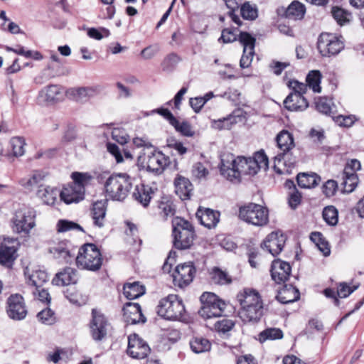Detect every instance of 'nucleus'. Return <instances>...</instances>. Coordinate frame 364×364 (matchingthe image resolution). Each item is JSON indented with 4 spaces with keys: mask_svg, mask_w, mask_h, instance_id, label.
I'll return each instance as SVG.
<instances>
[{
    "mask_svg": "<svg viewBox=\"0 0 364 364\" xmlns=\"http://www.w3.org/2000/svg\"><path fill=\"white\" fill-rule=\"evenodd\" d=\"M69 94L77 102H85L97 94V89L92 87L72 88Z\"/></svg>",
    "mask_w": 364,
    "mask_h": 364,
    "instance_id": "obj_36",
    "label": "nucleus"
},
{
    "mask_svg": "<svg viewBox=\"0 0 364 364\" xmlns=\"http://www.w3.org/2000/svg\"><path fill=\"white\" fill-rule=\"evenodd\" d=\"M268 158L264 151L256 152L252 157L228 155L221 159V174L230 181H239L242 175L254 176L263 168H268Z\"/></svg>",
    "mask_w": 364,
    "mask_h": 364,
    "instance_id": "obj_1",
    "label": "nucleus"
},
{
    "mask_svg": "<svg viewBox=\"0 0 364 364\" xmlns=\"http://www.w3.org/2000/svg\"><path fill=\"white\" fill-rule=\"evenodd\" d=\"M68 359V353L63 349H57L53 353H50L48 357V360L54 363H58L60 360L67 361Z\"/></svg>",
    "mask_w": 364,
    "mask_h": 364,
    "instance_id": "obj_62",
    "label": "nucleus"
},
{
    "mask_svg": "<svg viewBox=\"0 0 364 364\" xmlns=\"http://www.w3.org/2000/svg\"><path fill=\"white\" fill-rule=\"evenodd\" d=\"M316 109L326 115H331L333 113V104L331 100L326 97H320L316 102Z\"/></svg>",
    "mask_w": 364,
    "mask_h": 364,
    "instance_id": "obj_49",
    "label": "nucleus"
},
{
    "mask_svg": "<svg viewBox=\"0 0 364 364\" xmlns=\"http://www.w3.org/2000/svg\"><path fill=\"white\" fill-rule=\"evenodd\" d=\"M343 48V42L333 33H322L318 38L317 48L323 57L336 55Z\"/></svg>",
    "mask_w": 364,
    "mask_h": 364,
    "instance_id": "obj_12",
    "label": "nucleus"
},
{
    "mask_svg": "<svg viewBox=\"0 0 364 364\" xmlns=\"http://www.w3.org/2000/svg\"><path fill=\"white\" fill-rule=\"evenodd\" d=\"M112 138L121 145L126 144L129 140V136L123 128H114L112 131Z\"/></svg>",
    "mask_w": 364,
    "mask_h": 364,
    "instance_id": "obj_54",
    "label": "nucleus"
},
{
    "mask_svg": "<svg viewBox=\"0 0 364 364\" xmlns=\"http://www.w3.org/2000/svg\"><path fill=\"white\" fill-rule=\"evenodd\" d=\"M331 14L337 23L341 26L348 24L353 18L351 12L339 6H333Z\"/></svg>",
    "mask_w": 364,
    "mask_h": 364,
    "instance_id": "obj_42",
    "label": "nucleus"
},
{
    "mask_svg": "<svg viewBox=\"0 0 364 364\" xmlns=\"http://www.w3.org/2000/svg\"><path fill=\"white\" fill-rule=\"evenodd\" d=\"M132 186V179L127 174L112 175L105 183L106 196L113 200L122 201L127 198Z\"/></svg>",
    "mask_w": 364,
    "mask_h": 364,
    "instance_id": "obj_4",
    "label": "nucleus"
},
{
    "mask_svg": "<svg viewBox=\"0 0 364 364\" xmlns=\"http://www.w3.org/2000/svg\"><path fill=\"white\" fill-rule=\"evenodd\" d=\"M107 200H97L93 203L90 209V215L93 223L98 228H102L105 225V216L107 213Z\"/></svg>",
    "mask_w": 364,
    "mask_h": 364,
    "instance_id": "obj_25",
    "label": "nucleus"
},
{
    "mask_svg": "<svg viewBox=\"0 0 364 364\" xmlns=\"http://www.w3.org/2000/svg\"><path fill=\"white\" fill-rule=\"evenodd\" d=\"M76 265L82 269L97 271L102 264V257L97 246L92 243L82 245L75 257Z\"/></svg>",
    "mask_w": 364,
    "mask_h": 364,
    "instance_id": "obj_6",
    "label": "nucleus"
},
{
    "mask_svg": "<svg viewBox=\"0 0 364 364\" xmlns=\"http://www.w3.org/2000/svg\"><path fill=\"white\" fill-rule=\"evenodd\" d=\"M322 215L323 220L328 225L334 226L338 223V212L334 206L329 205L324 208Z\"/></svg>",
    "mask_w": 364,
    "mask_h": 364,
    "instance_id": "obj_48",
    "label": "nucleus"
},
{
    "mask_svg": "<svg viewBox=\"0 0 364 364\" xmlns=\"http://www.w3.org/2000/svg\"><path fill=\"white\" fill-rule=\"evenodd\" d=\"M240 305L239 317L242 321L257 322L263 315V301L259 294L252 289H244L237 294Z\"/></svg>",
    "mask_w": 364,
    "mask_h": 364,
    "instance_id": "obj_3",
    "label": "nucleus"
},
{
    "mask_svg": "<svg viewBox=\"0 0 364 364\" xmlns=\"http://www.w3.org/2000/svg\"><path fill=\"white\" fill-rule=\"evenodd\" d=\"M239 217L252 225L264 226L269 222V211L259 204L250 203L240 208Z\"/></svg>",
    "mask_w": 364,
    "mask_h": 364,
    "instance_id": "obj_10",
    "label": "nucleus"
},
{
    "mask_svg": "<svg viewBox=\"0 0 364 364\" xmlns=\"http://www.w3.org/2000/svg\"><path fill=\"white\" fill-rule=\"evenodd\" d=\"M191 350L196 353H202L210 350L211 344L210 341L202 337L193 338L190 341Z\"/></svg>",
    "mask_w": 364,
    "mask_h": 364,
    "instance_id": "obj_43",
    "label": "nucleus"
},
{
    "mask_svg": "<svg viewBox=\"0 0 364 364\" xmlns=\"http://www.w3.org/2000/svg\"><path fill=\"white\" fill-rule=\"evenodd\" d=\"M25 275L28 277V284L34 287L36 289L41 288L48 280L47 273L41 269H36L30 273L29 268L26 267Z\"/></svg>",
    "mask_w": 364,
    "mask_h": 364,
    "instance_id": "obj_31",
    "label": "nucleus"
},
{
    "mask_svg": "<svg viewBox=\"0 0 364 364\" xmlns=\"http://www.w3.org/2000/svg\"><path fill=\"white\" fill-rule=\"evenodd\" d=\"M63 97L62 88L57 85L43 87L38 93L37 100L41 105H46L60 100Z\"/></svg>",
    "mask_w": 364,
    "mask_h": 364,
    "instance_id": "obj_23",
    "label": "nucleus"
},
{
    "mask_svg": "<svg viewBox=\"0 0 364 364\" xmlns=\"http://www.w3.org/2000/svg\"><path fill=\"white\" fill-rule=\"evenodd\" d=\"M84 196L85 193L82 191V188L80 186L75 187L72 184L65 186L60 191V200L66 204L78 203L83 200Z\"/></svg>",
    "mask_w": 364,
    "mask_h": 364,
    "instance_id": "obj_24",
    "label": "nucleus"
},
{
    "mask_svg": "<svg viewBox=\"0 0 364 364\" xmlns=\"http://www.w3.org/2000/svg\"><path fill=\"white\" fill-rule=\"evenodd\" d=\"M36 196L42 202L48 205H53L58 201L60 191L49 186H40Z\"/></svg>",
    "mask_w": 364,
    "mask_h": 364,
    "instance_id": "obj_26",
    "label": "nucleus"
},
{
    "mask_svg": "<svg viewBox=\"0 0 364 364\" xmlns=\"http://www.w3.org/2000/svg\"><path fill=\"white\" fill-rule=\"evenodd\" d=\"M236 28H226L223 29L221 37L219 38L223 40L225 43H232L237 39V34L236 33Z\"/></svg>",
    "mask_w": 364,
    "mask_h": 364,
    "instance_id": "obj_63",
    "label": "nucleus"
},
{
    "mask_svg": "<svg viewBox=\"0 0 364 364\" xmlns=\"http://www.w3.org/2000/svg\"><path fill=\"white\" fill-rule=\"evenodd\" d=\"M343 182L341 185L343 187V192L350 193L353 192L358 183V177L357 174H343Z\"/></svg>",
    "mask_w": 364,
    "mask_h": 364,
    "instance_id": "obj_46",
    "label": "nucleus"
},
{
    "mask_svg": "<svg viewBox=\"0 0 364 364\" xmlns=\"http://www.w3.org/2000/svg\"><path fill=\"white\" fill-rule=\"evenodd\" d=\"M7 314L13 320L20 321L27 315L23 298L20 294H12L7 300Z\"/></svg>",
    "mask_w": 364,
    "mask_h": 364,
    "instance_id": "obj_18",
    "label": "nucleus"
},
{
    "mask_svg": "<svg viewBox=\"0 0 364 364\" xmlns=\"http://www.w3.org/2000/svg\"><path fill=\"white\" fill-rule=\"evenodd\" d=\"M156 311L166 320H180L185 313V306L177 295L170 294L159 301Z\"/></svg>",
    "mask_w": 364,
    "mask_h": 364,
    "instance_id": "obj_7",
    "label": "nucleus"
},
{
    "mask_svg": "<svg viewBox=\"0 0 364 364\" xmlns=\"http://www.w3.org/2000/svg\"><path fill=\"white\" fill-rule=\"evenodd\" d=\"M196 215L200 223L209 229L215 227L219 222V212L209 208L199 209Z\"/></svg>",
    "mask_w": 364,
    "mask_h": 364,
    "instance_id": "obj_29",
    "label": "nucleus"
},
{
    "mask_svg": "<svg viewBox=\"0 0 364 364\" xmlns=\"http://www.w3.org/2000/svg\"><path fill=\"white\" fill-rule=\"evenodd\" d=\"M321 80V74L318 70H311L306 76L307 87L312 89L314 92H321L320 86Z\"/></svg>",
    "mask_w": 364,
    "mask_h": 364,
    "instance_id": "obj_44",
    "label": "nucleus"
},
{
    "mask_svg": "<svg viewBox=\"0 0 364 364\" xmlns=\"http://www.w3.org/2000/svg\"><path fill=\"white\" fill-rule=\"evenodd\" d=\"M286 242V237L281 231L272 232L267 235L262 244L272 256L278 255L283 250Z\"/></svg>",
    "mask_w": 364,
    "mask_h": 364,
    "instance_id": "obj_20",
    "label": "nucleus"
},
{
    "mask_svg": "<svg viewBox=\"0 0 364 364\" xmlns=\"http://www.w3.org/2000/svg\"><path fill=\"white\" fill-rule=\"evenodd\" d=\"M173 245L179 250H186L193 243L195 232L192 224L182 218L176 217L172 220Z\"/></svg>",
    "mask_w": 364,
    "mask_h": 364,
    "instance_id": "obj_5",
    "label": "nucleus"
},
{
    "mask_svg": "<svg viewBox=\"0 0 364 364\" xmlns=\"http://www.w3.org/2000/svg\"><path fill=\"white\" fill-rule=\"evenodd\" d=\"M214 97L213 92L206 93L203 97H192L189 100V104L195 112L198 113L204 105Z\"/></svg>",
    "mask_w": 364,
    "mask_h": 364,
    "instance_id": "obj_47",
    "label": "nucleus"
},
{
    "mask_svg": "<svg viewBox=\"0 0 364 364\" xmlns=\"http://www.w3.org/2000/svg\"><path fill=\"white\" fill-rule=\"evenodd\" d=\"M306 13L304 4L298 1H294L285 10V17L290 20H301Z\"/></svg>",
    "mask_w": 364,
    "mask_h": 364,
    "instance_id": "obj_35",
    "label": "nucleus"
},
{
    "mask_svg": "<svg viewBox=\"0 0 364 364\" xmlns=\"http://www.w3.org/2000/svg\"><path fill=\"white\" fill-rule=\"evenodd\" d=\"M191 172L193 176L198 179L205 178L208 174V169L200 162L196 163L193 166Z\"/></svg>",
    "mask_w": 364,
    "mask_h": 364,
    "instance_id": "obj_64",
    "label": "nucleus"
},
{
    "mask_svg": "<svg viewBox=\"0 0 364 364\" xmlns=\"http://www.w3.org/2000/svg\"><path fill=\"white\" fill-rule=\"evenodd\" d=\"M200 301L202 306L198 314L205 320L220 317L225 311V303L215 294L203 293L200 296Z\"/></svg>",
    "mask_w": 364,
    "mask_h": 364,
    "instance_id": "obj_9",
    "label": "nucleus"
},
{
    "mask_svg": "<svg viewBox=\"0 0 364 364\" xmlns=\"http://www.w3.org/2000/svg\"><path fill=\"white\" fill-rule=\"evenodd\" d=\"M132 143L136 148L141 149L136 159L140 169L161 174L170 163L169 157L158 151L146 139L134 137Z\"/></svg>",
    "mask_w": 364,
    "mask_h": 364,
    "instance_id": "obj_2",
    "label": "nucleus"
},
{
    "mask_svg": "<svg viewBox=\"0 0 364 364\" xmlns=\"http://www.w3.org/2000/svg\"><path fill=\"white\" fill-rule=\"evenodd\" d=\"M77 280V272L74 269L67 267L61 272L58 273L53 278L52 283L57 286H66L75 284Z\"/></svg>",
    "mask_w": 364,
    "mask_h": 364,
    "instance_id": "obj_30",
    "label": "nucleus"
},
{
    "mask_svg": "<svg viewBox=\"0 0 364 364\" xmlns=\"http://www.w3.org/2000/svg\"><path fill=\"white\" fill-rule=\"evenodd\" d=\"M277 146L279 149L278 154L274 158L273 168L278 174L283 173L282 169L279 167L284 158L291 154L295 147L294 136L289 131L283 129L276 136Z\"/></svg>",
    "mask_w": 364,
    "mask_h": 364,
    "instance_id": "obj_8",
    "label": "nucleus"
},
{
    "mask_svg": "<svg viewBox=\"0 0 364 364\" xmlns=\"http://www.w3.org/2000/svg\"><path fill=\"white\" fill-rule=\"evenodd\" d=\"M53 257L60 262L71 263L75 259L77 249L68 241H61L49 248Z\"/></svg>",
    "mask_w": 364,
    "mask_h": 364,
    "instance_id": "obj_17",
    "label": "nucleus"
},
{
    "mask_svg": "<svg viewBox=\"0 0 364 364\" xmlns=\"http://www.w3.org/2000/svg\"><path fill=\"white\" fill-rule=\"evenodd\" d=\"M148 344L136 334L130 335L128 338L127 353L133 358L142 359L149 353Z\"/></svg>",
    "mask_w": 364,
    "mask_h": 364,
    "instance_id": "obj_19",
    "label": "nucleus"
},
{
    "mask_svg": "<svg viewBox=\"0 0 364 364\" xmlns=\"http://www.w3.org/2000/svg\"><path fill=\"white\" fill-rule=\"evenodd\" d=\"M123 316L124 321L129 324L146 321V318L142 314L141 306L138 303H127L123 307Z\"/></svg>",
    "mask_w": 364,
    "mask_h": 364,
    "instance_id": "obj_22",
    "label": "nucleus"
},
{
    "mask_svg": "<svg viewBox=\"0 0 364 364\" xmlns=\"http://www.w3.org/2000/svg\"><path fill=\"white\" fill-rule=\"evenodd\" d=\"M240 121H241V117L236 114V112H233L226 117L212 120L211 127L218 130L230 129Z\"/></svg>",
    "mask_w": 364,
    "mask_h": 364,
    "instance_id": "obj_32",
    "label": "nucleus"
},
{
    "mask_svg": "<svg viewBox=\"0 0 364 364\" xmlns=\"http://www.w3.org/2000/svg\"><path fill=\"white\" fill-rule=\"evenodd\" d=\"M195 274L196 268L192 262L178 264L172 274L173 284L180 288L187 287L193 281Z\"/></svg>",
    "mask_w": 364,
    "mask_h": 364,
    "instance_id": "obj_14",
    "label": "nucleus"
},
{
    "mask_svg": "<svg viewBox=\"0 0 364 364\" xmlns=\"http://www.w3.org/2000/svg\"><path fill=\"white\" fill-rule=\"evenodd\" d=\"M284 107L290 111H304L309 103L306 99L299 94H289L284 101Z\"/></svg>",
    "mask_w": 364,
    "mask_h": 364,
    "instance_id": "obj_28",
    "label": "nucleus"
},
{
    "mask_svg": "<svg viewBox=\"0 0 364 364\" xmlns=\"http://www.w3.org/2000/svg\"><path fill=\"white\" fill-rule=\"evenodd\" d=\"M124 295L128 299H135L145 293V287L141 285L139 282H134L133 283H127L123 287Z\"/></svg>",
    "mask_w": 364,
    "mask_h": 364,
    "instance_id": "obj_40",
    "label": "nucleus"
},
{
    "mask_svg": "<svg viewBox=\"0 0 364 364\" xmlns=\"http://www.w3.org/2000/svg\"><path fill=\"white\" fill-rule=\"evenodd\" d=\"M74 287L67 289L65 291V296L69 301L77 305H82L86 302V298L83 297L77 291H75Z\"/></svg>",
    "mask_w": 364,
    "mask_h": 364,
    "instance_id": "obj_57",
    "label": "nucleus"
},
{
    "mask_svg": "<svg viewBox=\"0 0 364 364\" xmlns=\"http://www.w3.org/2000/svg\"><path fill=\"white\" fill-rule=\"evenodd\" d=\"M109 327V323L105 315L95 309H92L90 323L92 338L96 341H102L107 336Z\"/></svg>",
    "mask_w": 364,
    "mask_h": 364,
    "instance_id": "obj_13",
    "label": "nucleus"
},
{
    "mask_svg": "<svg viewBox=\"0 0 364 364\" xmlns=\"http://www.w3.org/2000/svg\"><path fill=\"white\" fill-rule=\"evenodd\" d=\"M38 319L44 324L52 325L55 321L54 312L49 308L45 309L37 314Z\"/></svg>",
    "mask_w": 364,
    "mask_h": 364,
    "instance_id": "obj_53",
    "label": "nucleus"
},
{
    "mask_svg": "<svg viewBox=\"0 0 364 364\" xmlns=\"http://www.w3.org/2000/svg\"><path fill=\"white\" fill-rule=\"evenodd\" d=\"M175 192L181 200L189 199L192 191L193 185L188 178L178 175L174 180Z\"/></svg>",
    "mask_w": 364,
    "mask_h": 364,
    "instance_id": "obj_27",
    "label": "nucleus"
},
{
    "mask_svg": "<svg viewBox=\"0 0 364 364\" xmlns=\"http://www.w3.org/2000/svg\"><path fill=\"white\" fill-rule=\"evenodd\" d=\"M46 178V174L41 171H34L31 176L24 177L19 181V183L24 188L31 191Z\"/></svg>",
    "mask_w": 364,
    "mask_h": 364,
    "instance_id": "obj_41",
    "label": "nucleus"
},
{
    "mask_svg": "<svg viewBox=\"0 0 364 364\" xmlns=\"http://www.w3.org/2000/svg\"><path fill=\"white\" fill-rule=\"evenodd\" d=\"M71 178L73 181L72 185L76 186H80L82 188V191L85 193V187L87 186L92 176L89 173H81V172H73L71 175Z\"/></svg>",
    "mask_w": 364,
    "mask_h": 364,
    "instance_id": "obj_45",
    "label": "nucleus"
},
{
    "mask_svg": "<svg viewBox=\"0 0 364 364\" xmlns=\"http://www.w3.org/2000/svg\"><path fill=\"white\" fill-rule=\"evenodd\" d=\"M234 326L235 323L232 319L223 318L215 323L214 328L217 331L225 333L230 331Z\"/></svg>",
    "mask_w": 364,
    "mask_h": 364,
    "instance_id": "obj_56",
    "label": "nucleus"
},
{
    "mask_svg": "<svg viewBox=\"0 0 364 364\" xmlns=\"http://www.w3.org/2000/svg\"><path fill=\"white\" fill-rule=\"evenodd\" d=\"M177 132L186 136H192L194 134V132L192 130V127L186 121L179 122L177 119L176 123L171 124Z\"/></svg>",
    "mask_w": 364,
    "mask_h": 364,
    "instance_id": "obj_55",
    "label": "nucleus"
},
{
    "mask_svg": "<svg viewBox=\"0 0 364 364\" xmlns=\"http://www.w3.org/2000/svg\"><path fill=\"white\" fill-rule=\"evenodd\" d=\"M291 268L288 262L274 259L272 263L271 276L277 284L285 282L289 277Z\"/></svg>",
    "mask_w": 364,
    "mask_h": 364,
    "instance_id": "obj_21",
    "label": "nucleus"
},
{
    "mask_svg": "<svg viewBox=\"0 0 364 364\" xmlns=\"http://www.w3.org/2000/svg\"><path fill=\"white\" fill-rule=\"evenodd\" d=\"M180 61V58L175 53L168 55L162 61L161 67L164 71L172 70Z\"/></svg>",
    "mask_w": 364,
    "mask_h": 364,
    "instance_id": "obj_58",
    "label": "nucleus"
},
{
    "mask_svg": "<svg viewBox=\"0 0 364 364\" xmlns=\"http://www.w3.org/2000/svg\"><path fill=\"white\" fill-rule=\"evenodd\" d=\"M298 185L303 188H311L318 186L320 177L315 173H299L296 177Z\"/></svg>",
    "mask_w": 364,
    "mask_h": 364,
    "instance_id": "obj_37",
    "label": "nucleus"
},
{
    "mask_svg": "<svg viewBox=\"0 0 364 364\" xmlns=\"http://www.w3.org/2000/svg\"><path fill=\"white\" fill-rule=\"evenodd\" d=\"M238 41L243 47V54L240 65L242 68H247L250 65L253 59L256 40L250 33L240 32Z\"/></svg>",
    "mask_w": 364,
    "mask_h": 364,
    "instance_id": "obj_15",
    "label": "nucleus"
},
{
    "mask_svg": "<svg viewBox=\"0 0 364 364\" xmlns=\"http://www.w3.org/2000/svg\"><path fill=\"white\" fill-rule=\"evenodd\" d=\"M57 230L60 232H64L73 230H77L84 232L82 228L79 224L67 220H60L57 223Z\"/></svg>",
    "mask_w": 364,
    "mask_h": 364,
    "instance_id": "obj_52",
    "label": "nucleus"
},
{
    "mask_svg": "<svg viewBox=\"0 0 364 364\" xmlns=\"http://www.w3.org/2000/svg\"><path fill=\"white\" fill-rule=\"evenodd\" d=\"M210 276L211 282L215 284L228 285L232 282L229 273L219 267H213L210 272Z\"/></svg>",
    "mask_w": 364,
    "mask_h": 364,
    "instance_id": "obj_39",
    "label": "nucleus"
},
{
    "mask_svg": "<svg viewBox=\"0 0 364 364\" xmlns=\"http://www.w3.org/2000/svg\"><path fill=\"white\" fill-rule=\"evenodd\" d=\"M259 336V341L264 342L267 340L280 339L283 337V333L279 328H269L262 331Z\"/></svg>",
    "mask_w": 364,
    "mask_h": 364,
    "instance_id": "obj_50",
    "label": "nucleus"
},
{
    "mask_svg": "<svg viewBox=\"0 0 364 364\" xmlns=\"http://www.w3.org/2000/svg\"><path fill=\"white\" fill-rule=\"evenodd\" d=\"M107 151L115 159L117 164L124 162V159L133 161V155L129 150L124 149L123 152H122L119 146L115 144L108 142L107 144Z\"/></svg>",
    "mask_w": 364,
    "mask_h": 364,
    "instance_id": "obj_38",
    "label": "nucleus"
},
{
    "mask_svg": "<svg viewBox=\"0 0 364 364\" xmlns=\"http://www.w3.org/2000/svg\"><path fill=\"white\" fill-rule=\"evenodd\" d=\"M24 140L21 137H13L10 140V146L12 155L14 156H21L24 154Z\"/></svg>",
    "mask_w": 364,
    "mask_h": 364,
    "instance_id": "obj_51",
    "label": "nucleus"
},
{
    "mask_svg": "<svg viewBox=\"0 0 364 364\" xmlns=\"http://www.w3.org/2000/svg\"><path fill=\"white\" fill-rule=\"evenodd\" d=\"M359 285L350 287L346 282L340 283L337 289V296L340 298H346L358 288Z\"/></svg>",
    "mask_w": 364,
    "mask_h": 364,
    "instance_id": "obj_61",
    "label": "nucleus"
},
{
    "mask_svg": "<svg viewBox=\"0 0 364 364\" xmlns=\"http://www.w3.org/2000/svg\"><path fill=\"white\" fill-rule=\"evenodd\" d=\"M240 13L242 18L245 19L254 20L257 16V9L252 6L249 3H245L242 5Z\"/></svg>",
    "mask_w": 364,
    "mask_h": 364,
    "instance_id": "obj_59",
    "label": "nucleus"
},
{
    "mask_svg": "<svg viewBox=\"0 0 364 364\" xmlns=\"http://www.w3.org/2000/svg\"><path fill=\"white\" fill-rule=\"evenodd\" d=\"M36 215L35 210L31 208L17 210L12 219L14 232L28 235L36 225Z\"/></svg>",
    "mask_w": 364,
    "mask_h": 364,
    "instance_id": "obj_11",
    "label": "nucleus"
},
{
    "mask_svg": "<svg viewBox=\"0 0 364 364\" xmlns=\"http://www.w3.org/2000/svg\"><path fill=\"white\" fill-rule=\"evenodd\" d=\"M153 193L154 192L151 187L140 184L136 186L133 193V197L144 207H146L151 200Z\"/></svg>",
    "mask_w": 364,
    "mask_h": 364,
    "instance_id": "obj_33",
    "label": "nucleus"
},
{
    "mask_svg": "<svg viewBox=\"0 0 364 364\" xmlns=\"http://www.w3.org/2000/svg\"><path fill=\"white\" fill-rule=\"evenodd\" d=\"M277 300L282 304L294 302L299 299V291L294 287L285 285L278 293Z\"/></svg>",
    "mask_w": 364,
    "mask_h": 364,
    "instance_id": "obj_34",
    "label": "nucleus"
},
{
    "mask_svg": "<svg viewBox=\"0 0 364 364\" xmlns=\"http://www.w3.org/2000/svg\"><path fill=\"white\" fill-rule=\"evenodd\" d=\"M19 242L16 239L4 238L0 244V264L11 267L17 257Z\"/></svg>",
    "mask_w": 364,
    "mask_h": 364,
    "instance_id": "obj_16",
    "label": "nucleus"
},
{
    "mask_svg": "<svg viewBox=\"0 0 364 364\" xmlns=\"http://www.w3.org/2000/svg\"><path fill=\"white\" fill-rule=\"evenodd\" d=\"M311 238L314 241H318L317 246L324 256H328L330 255L331 250L328 245L326 242L323 241L320 232L312 233Z\"/></svg>",
    "mask_w": 364,
    "mask_h": 364,
    "instance_id": "obj_60",
    "label": "nucleus"
}]
</instances>
